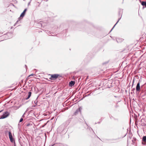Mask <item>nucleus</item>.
Listing matches in <instances>:
<instances>
[{
  "label": "nucleus",
  "mask_w": 146,
  "mask_h": 146,
  "mask_svg": "<svg viewBox=\"0 0 146 146\" xmlns=\"http://www.w3.org/2000/svg\"><path fill=\"white\" fill-rule=\"evenodd\" d=\"M9 136L10 141L11 142H13L14 141V139L13 138L12 134L10 131L9 132Z\"/></svg>",
  "instance_id": "39448f33"
},
{
  "label": "nucleus",
  "mask_w": 146,
  "mask_h": 146,
  "mask_svg": "<svg viewBox=\"0 0 146 146\" xmlns=\"http://www.w3.org/2000/svg\"><path fill=\"white\" fill-rule=\"evenodd\" d=\"M31 92H28V95L27 98H25L26 100H27L28 99L31 97Z\"/></svg>",
  "instance_id": "9d476101"
},
{
  "label": "nucleus",
  "mask_w": 146,
  "mask_h": 146,
  "mask_svg": "<svg viewBox=\"0 0 146 146\" xmlns=\"http://www.w3.org/2000/svg\"><path fill=\"white\" fill-rule=\"evenodd\" d=\"M50 75L51 77L49 79L52 80H54L57 78H59L60 77H61V76L58 74H51Z\"/></svg>",
  "instance_id": "f03ea898"
},
{
  "label": "nucleus",
  "mask_w": 146,
  "mask_h": 146,
  "mask_svg": "<svg viewBox=\"0 0 146 146\" xmlns=\"http://www.w3.org/2000/svg\"><path fill=\"white\" fill-rule=\"evenodd\" d=\"M119 138L112 139H110V142L111 143H116L117 142V140Z\"/></svg>",
  "instance_id": "0eeeda50"
},
{
  "label": "nucleus",
  "mask_w": 146,
  "mask_h": 146,
  "mask_svg": "<svg viewBox=\"0 0 146 146\" xmlns=\"http://www.w3.org/2000/svg\"><path fill=\"white\" fill-rule=\"evenodd\" d=\"M135 90V88H133V89L132 91L134 90Z\"/></svg>",
  "instance_id": "bb28decb"
},
{
  "label": "nucleus",
  "mask_w": 146,
  "mask_h": 146,
  "mask_svg": "<svg viewBox=\"0 0 146 146\" xmlns=\"http://www.w3.org/2000/svg\"><path fill=\"white\" fill-rule=\"evenodd\" d=\"M100 123V122H98V123Z\"/></svg>",
  "instance_id": "c85d7f7f"
},
{
  "label": "nucleus",
  "mask_w": 146,
  "mask_h": 146,
  "mask_svg": "<svg viewBox=\"0 0 146 146\" xmlns=\"http://www.w3.org/2000/svg\"><path fill=\"white\" fill-rule=\"evenodd\" d=\"M25 114V113H24L23 114V115H22V117H22V118H23V117H25V116H24V114Z\"/></svg>",
  "instance_id": "5701e85b"
},
{
  "label": "nucleus",
  "mask_w": 146,
  "mask_h": 146,
  "mask_svg": "<svg viewBox=\"0 0 146 146\" xmlns=\"http://www.w3.org/2000/svg\"><path fill=\"white\" fill-rule=\"evenodd\" d=\"M75 83V82L74 81H71L70 82L69 85L70 86H74Z\"/></svg>",
  "instance_id": "1a4fd4ad"
},
{
  "label": "nucleus",
  "mask_w": 146,
  "mask_h": 146,
  "mask_svg": "<svg viewBox=\"0 0 146 146\" xmlns=\"http://www.w3.org/2000/svg\"><path fill=\"white\" fill-rule=\"evenodd\" d=\"M34 74H31V75H29V77L33 76Z\"/></svg>",
  "instance_id": "a211bd4d"
},
{
  "label": "nucleus",
  "mask_w": 146,
  "mask_h": 146,
  "mask_svg": "<svg viewBox=\"0 0 146 146\" xmlns=\"http://www.w3.org/2000/svg\"><path fill=\"white\" fill-rule=\"evenodd\" d=\"M78 110H77L75 112V113H77L78 112Z\"/></svg>",
  "instance_id": "4be33fe9"
},
{
  "label": "nucleus",
  "mask_w": 146,
  "mask_h": 146,
  "mask_svg": "<svg viewBox=\"0 0 146 146\" xmlns=\"http://www.w3.org/2000/svg\"><path fill=\"white\" fill-rule=\"evenodd\" d=\"M121 17L120 18H119L118 19V21H117V23H116V24L112 28V29L111 30V31H110V32H111L112 30V29H113V28H114V27H115V26L117 24V23H118V22L119 21V20L121 19Z\"/></svg>",
  "instance_id": "4468645a"
},
{
  "label": "nucleus",
  "mask_w": 146,
  "mask_h": 146,
  "mask_svg": "<svg viewBox=\"0 0 146 146\" xmlns=\"http://www.w3.org/2000/svg\"><path fill=\"white\" fill-rule=\"evenodd\" d=\"M108 63V62H105L104 63H103V64H105L107 63Z\"/></svg>",
  "instance_id": "393cba45"
},
{
  "label": "nucleus",
  "mask_w": 146,
  "mask_h": 146,
  "mask_svg": "<svg viewBox=\"0 0 146 146\" xmlns=\"http://www.w3.org/2000/svg\"><path fill=\"white\" fill-rule=\"evenodd\" d=\"M31 124L30 123H28L27 125V126H31Z\"/></svg>",
  "instance_id": "f3484780"
},
{
  "label": "nucleus",
  "mask_w": 146,
  "mask_h": 146,
  "mask_svg": "<svg viewBox=\"0 0 146 146\" xmlns=\"http://www.w3.org/2000/svg\"><path fill=\"white\" fill-rule=\"evenodd\" d=\"M60 127L58 128V129H59L60 128Z\"/></svg>",
  "instance_id": "7c9ffc66"
},
{
  "label": "nucleus",
  "mask_w": 146,
  "mask_h": 146,
  "mask_svg": "<svg viewBox=\"0 0 146 146\" xmlns=\"http://www.w3.org/2000/svg\"><path fill=\"white\" fill-rule=\"evenodd\" d=\"M7 35L8 36V37L7 38H12L13 37V34L11 33H7L6 35V36Z\"/></svg>",
  "instance_id": "6e6552de"
},
{
  "label": "nucleus",
  "mask_w": 146,
  "mask_h": 146,
  "mask_svg": "<svg viewBox=\"0 0 146 146\" xmlns=\"http://www.w3.org/2000/svg\"><path fill=\"white\" fill-rule=\"evenodd\" d=\"M119 40H120V39H116L117 41V42H119Z\"/></svg>",
  "instance_id": "6ab92c4d"
},
{
  "label": "nucleus",
  "mask_w": 146,
  "mask_h": 146,
  "mask_svg": "<svg viewBox=\"0 0 146 146\" xmlns=\"http://www.w3.org/2000/svg\"><path fill=\"white\" fill-rule=\"evenodd\" d=\"M55 144H53L52 145L50 144V145H49V146H53Z\"/></svg>",
  "instance_id": "412c9836"
},
{
  "label": "nucleus",
  "mask_w": 146,
  "mask_h": 146,
  "mask_svg": "<svg viewBox=\"0 0 146 146\" xmlns=\"http://www.w3.org/2000/svg\"><path fill=\"white\" fill-rule=\"evenodd\" d=\"M141 5L143 6L146 7V1H142L141 3Z\"/></svg>",
  "instance_id": "ddd939ff"
},
{
  "label": "nucleus",
  "mask_w": 146,
  "mask_h": 146,
  "mask_svg": "<svg viewBox=\"0 0 146 146\" xmlns=\"http://www.w3.org/2000/svg\"><path fill=\"white\" fill-rule=\"evenodd\" d=\"M43 22L42 21H40L38 23V24L39 25L40 27H41L42 25Z\"/></svg>",
  "instance_id": "2eb2a0df"
},
{
  "label": "nucleus",
  "mask_w": 146,
  "mask_h": 146,
  "mask_svg": "<svg viewBox=\"0 0 146 146\" xmlns=\"http://www.w3.org/2000/svg\"><path fill=\"white\" fill-rule=\"evenodd\" d=\"M27 10L26 8L25 9H24L23 11L21 14L20 17L19 18V20L22 19L24 17V16L26 13V12Z\"/></svg>",
  "instance_id": "20e7f679"
},
{
  "label": "nucleus",
  "mask_w": 146,
  "mask_h": 146,
  "mask_svg": "<svg viewBox=\"0 0 146 146\" xmlns=\"http://www.w3.org/2000/svg\"><path fill=\"white\" fill-rule=\"evenodd\" d=\"M23 118L22 117H21V119H20V120H19V122H21L22 121H23Z\"/></svg>",
  "instance_id": "dca6fc26"
},
{
  "label": "nucleus",
  "mask_w": 146,
  "mask_h": 146,
  "mask_svg": "<svg viewBox=\"0 0 146 146\" xmlns=\"http://www.w3.org/2000/svg\"><path fill=\"white\" fill-rule=\"evenodd\" d=\"M141 81V80L139 79V80L136 87V90L137 92H138L141 91V94L142 95V97H144L146 96V91H145V90L143 89V87L144 84L142 85L141 87L140 86V83Z\"/></svg>",
  "instance_id": "f257e3e1"
},
{
  "label": "nucleus",
  "mask_w": 146,
  "mask_h": 146,
  "mask_svg": "<svg viewBox=\"0 0 146 146\" xmlns=\"http://www.w3.org/2000/svg\"><path fill=\"white\" fill-rule=\"evenodd\" d=\"M50 33V32H48V33H47L48 34V33Z\"/></svg>",
  "instance_id": "cd10ccee"
},
{
  "label": "nucleus",
  "mask_w": 146,
  "mask_h": 146,
  "mask_svg": "<svg viewBox=\"0 0 146 146\" xmlns=\"http://www.w3.org/2000/svg\"><path fill=\"white\" fill-rule=\"evenodd\" d=\"M9 114V113L7 111H6L4 112V113L2 115L0 118L1 119H3L7 117Z\"/></svg>",
  "instance_id": "7ed1b4c3"
},
{
  "label": "nucleus",
  "mask_w": 146,
  "mask_h": 146,
  "mask_svg": "<svg viewBox=\"0 0 146 146\" xmlns=\"http://www.w3.org/2000/svg\"><path fill=\"white\" fill-rule=\"evenodd\" d=\"M38 98V97H37L36 100H35L34 101V103L35 105L34 106V107H35V106H36L38 105L37 103L38 101L37 100V99Z\"/></svg>",
  "instance_id": "9b49d317"
},
{
  "label": "nucleus",
  "mask_w": 146,
  "mask_h": 146,
  "mask_svg": "<svg viewBox=\"0 0 146 146\" xmlns=\"http://www.w3.org/2000/svg\"><path fill=\"white\" fill-rule=\"evenodd\" d=\"M134 78L133 80V83L134 82Z\"/></svg>",
  "instance_id": "b1692460"
},
{
  "label": "nucleus",
  "mask_w": 146,
  "mask_h": 146,
  "mask_svg": "<svg viewBox=\"0 0 146 146\" xmlns=\"http://www.w3.org/2000/svg\"><path fill=\"white\" fill-rule=\"evenodd\" d=\"M30 4V2H29V3H28V5H29V4Z\"/></svg>",
  "instance_id": "c756f323"
},
{
  "label": "nucleus",
  "mask_w": 146,
  "mask_h": 146,
  "mask_svg": "<svg viewBox=\"0 0 146 146\" xmlns=\"http://www.w3.org/2000/svg\"><path fill=\"white\" fill-rule=\"evenodd\" d=\"M142 143L145 145L146 144V136H143L142 139Z\"/></svg>",
  "instance_id": "423d86ee"
},
{
  "label": "nucleus",
  "mask_w": 146,
  "mask_h": 146,
  "mask_svg": "<svg viewBox=\"0 0 146 146\" xmlns=\"http://www.w3.org/2000/svg\"><path fill=\"white\" fill-rule=\"evenodd\" d=\"M90 95V94H88V96H89V95Z\"/></svg>",
  "instance_id": "2f4dec72"
},
{
  "label": "nucleus",
  "mask_w": 146,
  "mask_h": 146,
  "mask_svg": "<svg viewBox=\"0 0 146 146\" xmlns=\"http://www.w3.org/2000/svg\"><path fill=\"white\" fill-rule=\"evenodd\" d=\"M18 21H18V20H17V22H16V23H15V25H14V26H15V25H16V24H17V23L18 22Z\"/></svg>",
  "instance_id": "aec40b11"
},
{
  "label": "nucleus",
  "mask_w": 146,
  "mask_h": 146,
  "mask_svg": "<svg viewBox=\"0 0 146 146\" xmlns=\"http://www.w3.org/2000/svg\"><path fill=\"white\" fill-rule=\"evenodd\" d=\"M25 67H26V70H27V66L26 65H25Z\"/></svg>",
  "instance_id": "a878e982"
},
{
  "label": "nucleus",
  "mask_w": 146,
  "mask_h": 146,
  "mask_svg": "<svg viewBox=\"0 0 146 146\" xmlns=\"http://www.w3.org/2000/svg\"><path fill=\"white\" fill-rule=\"evenodd\" d=\"M123 9H119V15H121V16L122 13H123Z\"/></svg>",
  "instance_id": "f8f14e48"
}]
</instances>
